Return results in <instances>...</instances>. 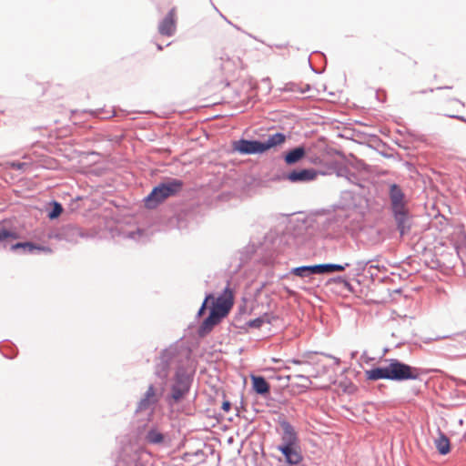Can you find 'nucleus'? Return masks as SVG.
I'll return each instance as SVG.
<instances>
[{"mask_svg": "<svg viewBox=\"0 0 466 466\" xmlns=\"http://www.w3.org/2000/svg\"><path fill=\"white\" fill-rule=\"evenodd\" d=\"M366 204L367 199L360 193L344 190L333 211L296 219L289 223L285 234L293 238L296 247H300L310 238V228H315L324 239L325 245L335 241L342 246L345 243V234L353 236L362 229V218L356 210L361 209Z\"/></svg>", "mask_w": 466, "mask_h": 466, "instance_id": "obj_1", "label": "nucleus"}, {"mask_svg": "<svg viewBox=\"0 0 466 466\" xmlns=\"http://www.w3.org/2000/svg\"><path fill=\"white\" fill-rule=\"evenodd\" d=\"M191 356L190 347L180 338L159 351L154 360L153 374L156 378H169L172 370L175 371L180 367H188Z\"/></svg>", "mask_w": 466, "mask_h": 466, "instance_id": "obj_2", "label": "nucleus"}, {"mask_svg": "<svg viewBox=\"0 0 466 466\" xmlns=\"http://www.w3.org/2000/svg\"><path fill=\"white\" fill-rule=\"evenodd\" d=\"M195 375L196 369L191 366L176 369L170 379L169 392L165 396L168 407H174L187 398Z\"/></svg>", "mask_w": 466, "mask_h": 466, "instance_id": "obj_3", "label": "nucleus"}, {"mask_svg": "<svg viewBox=\"0 0 466 466\" xmlns=\"http://www.w3.org/2000/svg\"><path fill=\"white\" fill-rule=\"evenodd\" d=\"M232 305L233 291L229 288V281H228L222 293L217 298V305L208 307V315L200 323L198 329V335L200 338L206 337L227 316Z\"/></svg>", "mask_w": 466, "mask_h": 466, "instance_id": "obj_4", "label": "nucleus"}, {"mask_svg": "<svg viewBox=\"0 0 466 466\" xmlns=\"http://www.w3.org/2000/svg\"><path fill=\"white\" fill-rule=\"evenodd\" d=\"M184 187L181 179L167 177L155 187L144 198V207L147 209H155L167 198L177 196Z\"/></svg>", "mask_w": 466, "mask_h": 466, "instance_id": "obj_5", "label": "nucleus"}, {"mask_svg": "<svg viewBox=\"0 0 466 466\" xmlns=\"http://www.w3.org/2000/svg\"><path fill=\"white\" fill-rule=\"evenodd\" d=\"M184 187L181 179L167 177L155 187L144 198V207L147 209H155L167 198L177 196Z\"/></svg>", "mask_w": 466, "mask_h": 466, "instance_id": "obj_6", "label": "nucleus"}, {"mask_svg": "<svg viewBox=\"0 0 466 466\" xmlns=\"http://www.w3.org/2000/svg\"><path fill=\"white\" fill-rule=\"evenodd\" d=\"M19 238L18 233L5 227H0V247L19 254H52L53 249L48 246H43L32 241H21L14 243Z\"/></svg>", "mask_w": 466, "mask_h": 466, "instance_id": "obj_7", "label": "nucleus"}, {"mask_svg": "<svg viewBox=\"0 0 466 466\" xmlns=\"http://www.w3.org/2000/svg\"><path fill=\"white\" fill-rule=\"evenodd\" d=\"M389 379L391 381L422 380L421 376L428 373L427 370L407 364L399 359H386Z\"/></svg>", "mask_w": 466, "mask_h": 466, "instance_id": "obj_8", "label": "nucleus"}, {"mask_svg": "<svg viewBox=\"0 0 466 466\" xmlns=\"http://www.w3.org/2000/svg\"><path fill=\"white\" fill-rule=\"evenodd\" d=\"M200 208L195 204H187L181 208L171 218L170 223L179 230L197 225L200 220Z\"/></svg>", "mask_w": 466, "mask_h": 466, "instance_id": "obj_9", "label": "nucleus"}, {"mask_svg": "<svg viewBox=\"0 0 466 466\" xmlns=\"http://www.w3.org/2000/svg\"><path fill=\"white\" fill-rule=\"evenodd\" d=\"M318 171L313 167L294 168L290 171L278 173L274 176V181L288 180L293 184L308 183L315 180Z\"/></svg>", "mask_w": 466, "mask_h": 466, "instance_id": "obj_10", "label": "nucleus"}, {"mask_svg": "<svg viewBox=\"0 0 466 466\" xmlns=\"http://www.w3.org/2000/svg\"><path fill=\"white\" fill-rule=\"evenodd\" d=\"M86 237L82 228L74 224L64 225L60 228L50 230L47 234V238L50 239L64 240L73 244L76 243L78 238Z\"/></svg>", "mask_w": 466, "mask_h": 466, "instance_id": "obj_11", "label": "nucleus"}, {"mask_svg": "<svg viewBox=\"0 0 466 466\" xmlns=\"http://www.w3.org/2000/svg\"><path fill=\"white\" fill-rule=\"evenodd\" d=\"M393 218L397 231L400 237H404L410 233L413 227V215L410 208H397L390 210Z\"/></svg>", "mask_w": 466, "mask_h": 466, "instance_id": "obj_12", "label": "nucleus"}, {"mask_svg": "<svg viewBox=\"0 0 466 466\" xmlns=\"http://www.w3.org/2000/svg\"><path fill=\"white\" fill-rule=\"evenodd\" d=\"M277 450L284 457V466H296L302 462V459L304 458L301 451L300 442L289 445H278Z\"/></svg>", "mask_w": 466, "mask_h": 466, "instance_id": "obj_13", "label": "nucleus"}, {"mask_svg": "<svg viewBox=\"0 0 466 466\" xmlns=\"http://www.w3.org/2000/svg\"><path fill=\"white\" fill-rule=\"evenodd\" d=\"M177 9L176 7H172L158 22L157 32L162 36L172 37L177 33Z\"/></svg>", "mask_w": 466, "mask_h": 466, "instance_id": "obj_14", "label": "nucleus"}, {"mask_svg": "<svg viewBox=\"0 0 466 466\" xmlns=\"http://www.w3.org/2000/svg\"><path fill=\"white\" fill-rule=\"evenodd\" d=\"M232 148L240 155H260L263 154L261 140L240 138L232 142Z\"/></svg>", "mask_w": 466, "mask_h": 466, "instance_id": "obj_15", "label": "nucleus"}, {"mask_svg": "<svg viewBox=\"0 0 466 466\" xmlns=\"http://www.w3.org/2000/svg\"><path fill=\"white\" fill-rule=\"evenodd\" d=\"M350 268L349 272L347 273V276L350 279V281L353 280L356 281L358 284L361 283V280L360 278L363 276L366 272L372 277V272H370L371 268H378V266L372 264V260H365L360 259L357 260L353 263H350V267H348Z\"/></svg>", "mask_w": 466, "mask_h": 466, "instance_id": "obj_16", "label": "nucleus"}, {"mask_svg": "<svg viewBox=\"0 0 466 466\" xmlns=\"http://www.w3.org/2000/svg\"><path fill=\"white\" fill-rule=\"evenodd\" d=\"M113 232L114 236H118L124 239H130L142 244L147 243L150 238L148 231L140 228L127 229L124 227H116Z\"/></svg>", "mask_w": 466, "mask_h": 466, "instance_id": "obj_17", "label": "nucleus"}, {"mask_svg": "<svg viewBox=\"0 0 466 466\" xmlns=\"http://www.w3.org/2000/svg\"><path fill=\"white\" fill-rule=\"evenodd\" d=\"M389 210L409 207V200L399 184L392 183L389 187Z\"/></svg>", "mask_w": 466, "mask_h": 466, "instance_id": "obj_18", "label": "nucleus"}, {"mask_svg": "<svg viewBox=\"0 0 466 466\" xmlns=\"http://www.w3.org/2000/svg\"><path fill=\"white\" fill-rule=\"evenodd\" d=\"M278 423L282 430L280 434L281 442L279 445L299 443L298 432L293 425L284 416L279 417Z\"/></svg>", "mask_w": 466, "mask_h": 466, "instance_id": "obj_19", "label": "nucleus"}, {"mask_svg": "<svg viewBox=\"0 0 466 466\" xmlns=\"http://www.w3.org/2000/svg\"><path fill=\"white\" fill-rule=\"evenodd\" d=\"M159 400L160 399L157 397V391L155 390V384L151 383L148 385L147 390L137 402L135 412L139 413L147 410L151 406L157 405Z\"/></svg>", "mask_w": 466, "mask_h": 466, "instance_id": "obj_20", "label": "nucleus"}, {"mask_svg": "<svg viewBox=\"0 0 466 466\" xmlns=\"http://www.w3.org/2000/svg\"><path fill=\"white\" fill-rule=\"evenodd\" d=\"M307 157V149L304 145L292 147L282 154V158L286 165L293 166L299 163Z\"/></svg>", "mask_w": 466, "mask_h": 466, "instance_id": "obj_21", "label": "nucleus"}, {"mask_svg": "<svg viewBox=\"0 0 466 466\" xmlns=\"http://www.w3.org/2000/svg\"><path fill=\"white\" fill-rule=\"evenodd\" d=\"M116 466H147L137 451L125 450L116 463Z\"/></svg>", "mask_w": 466, "mask_h": 466, "instance_id": "obj_22", "label": "nucleus"}, {"mask_svg": "<svg viewBox=\"0 0 466 466\" xmlns=\"http://www.w3.org/2000/svg\"><path fill=\"white\" fill-rule=\"evenodd\" d=\"M250 380L253 391L256 394L268 399L270 395V384L267 381L265 377L261 375H251Z\"/></svg>", "mask_w": 466, "mask_h": 466, "instance_id": "obj_23", "label": "nucleus"}, {"mask_svg": "<svg viewBox=\"0 0 466 466\" xmlns=\"http://www.w3.org/2000/svg\"><path fill=\"white\" fill-rule=\"evenodd\" d=\"M287 138L288 136L282 132L269 134L266 140H261V148L263 154L270 149L280 147L286 142Z\"/></svg>", "mask_w": 466, "mask_h": 466, "instance_id": "obj_24", "label": "nucleus"}, {"mask_svg": "<svg viewBox=\"0 0 466 466\" xmlns=\"http://www.w3.org/2000/svg\"><path fill=\"white\" fill-rule=\"evenodd\" d=\"M289 275L299 277L302 279H311L315 275H319L318 264L302 265L294 267L289 269Z\"/></svg>", "mask_w": 466, "mask_h": 466, "instance_id": "obj_25", "label": "nucleus"}, {"mask_svg": "<svg viewBox=\"0 0 466 466\" xmlns=\"http://www.w3.org/2000/svg\"><path fill=\"white\" fill-rule=\"evenodd\" d=\"M388 363L383 366H373L370 370H365V378L370 381H377L380 380H390Z\"/></svg>", "mask_w": 466, "mask_h": 466, "instance_id": "obj_26", "label": "nucleus"}, {"mask_svg": "<svg viewBox=\"0 0 466 466\" xmlns=\"http://www.w3.org/2000/svg\"><path fill=\"white\" fill-rule=\"evenodd\" d=\"M350 267V262L344 263H319L318 264L319 275L332 274L335 272H343Z\"/></svg>", "mask_w": 466, "mask_h": 466, "instance_id": "obj_27", "label": "nucleus"}, {"mask_svg": "<svg viewBox=\"0 0 466 466\" xmlns=\"http://www.w3.org/2000/svg\"><path fill=\"white\" fill-rule=\"evenodd\" d=\"M438 434L439 436L434 441L435 447L441 455H447L451 451L450 439L441 430H438Z\"/></svg>", "mask_w": 466, "mask_h": 466, "instance_id": "obj_28", "label": "nucleus"}, {"mask_svg": "<svg viewBox=\"0 0 466 466\" xmlns=\"http://www.w3.org/2000/svg\"><path fill=\"white\" fill-rule=\"evenodd\" d=\"M145 439L149 444L161 445L166 441V435L154 426L147 431Z\"/></svg>", "mask_w": 466, "mask_h": 466, "instance_id": "obj_29", "label": "nucleus"}, {"mask_svg": "<svg viewBox=\"0 0 466 466\" xmlns=\"http://www.w3.org/2000/svg\"><path fill=\"white\" fill-rule=\"evenodd\" d=\"M63 211V205L55 199L51 200L46 208V217L49 220L57 219L61 216Z\"/></svg>", "mask_w": 466, "mask_h": 466, "instance_id": "obj_30", "label": "nucleus"}, {"mask_svg": "<svg viewBox=\"0 0 466 466\" xmlns=\"http://www.w3.org/2000/svg\"><path fill=\"white\" fill-rule=\"evenodd\" d=\"M326 285H328V286H329V285H339L344 289H346L347 291L354 292V287L350 283L347 274H345V275H338V276H334V277L329 278L327 280Z\"/></svg>", "mask_w": 466, "mask_h": 466, "instance_id": "obj_31", "label": "nucleus"}, {"mask_svg": "<svg viewBox=\"0 0 466 466\" xmlns=\"http://www.w3.org/2000/svg\"><path fill=\"white\" fill-rule=\"evenodd\" d=\"M0 351L4 357L14 359L17 354V348L10 341H2L0 342Z\"/></svg>", "mask_w": 466, "mask_h": 466, "instance_id": "obj_32", "label": "nucleus"}, {"mask_svg": "<svg viewBox=\"0 0 466 466\" xmlns=\"http://www.w3.org/2000/svg\"><path fill=\"white\" fill-rule=\"evenodd\" d=\"M264 324V319L259 316L254 319H249L245 321L243 325H237V329L247 331L248 328L250 329H259Z\"/></svg>", "mask_w": 466, "mask_h": 466, "instance_id": "obj_33", "label": "nucleus"}, {"mask_svg": "<svg viewBox=\"0 0 466 466\" xmlns=\"http://www.w3.org/2000/svg\"><path fill=\"white\" fill-rule=\"evenodd\" d=\"M209 301H210V306L217 305V298H215L213 293L206 294V297L202 302V305L200 306L199 309L197 312V315H196L197 318H200L206 312V309L208 307Z\"/></svg>", "mask_w": 466, "mask_h": 466, "instance_id": "obj_34", "label": "nucleus"}, {"mask_svg": "<svg viewBox=\"0 0 466 466\" xmlns=\"http://www.w3.org/2000/svg\"><path fill=\"white\" fill-rule=\"evenodd\" d=\"M335 172L338 177H345L346 179H350V177H356V174L351 171L348 167L342 166L340 164H335Z\"/></svg>", "mask_w": 466, "mask_h": 466, "instance_id": "obj_35", "label": "nucleus"}, {"mask_svg": "<svg viewBox=\"0 0 466 466\" xmlns=\"http://www.w3.org/2000/svg\"><path fill=\"white\" fill-rule=\"evenodd\" d=\"M160 381L155 384V390L157 391V397L161 400L167 390V381L169 378H157Z\"/></svg>", "mask_w": 466, "mask_h": 466, "instance_id": "obj_36", "label": "nucleus"}, {"mask_svg": "<svg viewBox=\"0 0 466 466\" xmlns=\"http://www.w3.org/2000/svg\"><path fill=\"white\" fill-rule=\"evenodd\" d=\"M281 92H291V93H299L300 86L294 82L286 83L283 87L279 88Z\"/></svg>", "mask_w": 466, "mask_h": 466, "instance_id": "obj_37", "label": "nucleus"}, {"mask_svg": "<svg viewBox=\"0 0 466 466\" xmlns=\"http://www.w3.org/2000/svg\"><path fill=\"white\" fill-rule=\"evenodd\" d=\"M8 166L9 167L15 170H25V168L28 167V164L20 161H11L8 163Z\"/></svg>", "mask_w": 466, "mask_h": 466, "instance_id": "obj_38", "label": "nucleus"}, {"mask_svg": "<svg viewBox=\"0 0 466 466\" xmlns=\"http://www.w3.org/2000/svg\"><path fill=\"white\" fill-rule=\"evenodd\" d=\"M261 317L264 319V323L268 324H271L274 320L278 319L277 316L269 313H264Z\"/></svg>", "mask_w": 466, "mask_h": 466, "instance_id": "obj_39", "label": "nucleus"}, {"mask_svg": "<svg viewBox=\"0 0 466 466\" xmlns=\"http://www.w3.org/2000/svg\"><path fill=\"white\" fill-rule=\"evenodd\" d=\"M231 407H232V404L229 400H223L222 405H221V409L223 410V411L229 412L231 410Z\"/></svg>", "mask_w": 466, "mask_h": 466, "instance_id": "obj_40", "label": "nucleus"}, {"mask_svg": "<svg viewBox=\"0 0 466 466\" xmlns=\"http://www.w3.org/2000/svg\"><path fill=\"white\" fill-rule=\"evenodd\" d=\"M277 380H280V381H285V386L288 385V382L289 380H290V376L289 375H287V376H276L274 377Z\"/></svg>", "mask_w": 466, "mask_h": 466, "instance_id": "obj_41", "label": "nucleus"}, {"mask_svg": "<svg viewBox=\"0 0 466 466\" xmlns=\"http://www.w3.org/2000/svg\"><path fill=\"white\" fill-rule=\"evenodd\" d=\"M447 116L450 117V118L458 119L460 121H462V122L466 123V117L463 116H460V115H447Z\"/></svg>", "mask_w": 466, "mask_h": 466, "instance_id": "obj_42", "label": "nucleus"}, {"mask_svg": "<svg viewBox=\"0 0 466 466\" xmlns=\"http://www.w3.org/2000/svg\"><path fill=\"white\" fill-rule=\"evenodd\" d=\"M242 317L243 316H239L238 314L235 315L234 325H235L236 328H237V325H243V323H241Z\"/></svg>", "mask_w": 466, "mask_h": 466, "instance_id": "obj_43", "label": "nucleus"}, {"mask_svg": "<svg viewBox=\"0 0 466 466\" xmlns=\"http://www.w3.org/2000/svg\"><path fill=\"white\" fill-rule=\"evenodd\" d=\"M247 313V308H246V305H240L238 307V313L239 316H243Z\"/></svg>", "mask_w": 466, "mask_h": 466, "instance_id": "obj_44", "label": "nucleus"}, {"mask_svg": "<svg viewBox=\"0 0 466 466\" xmlns=\"http://www.w3.org/2000/svg\"><path fill=\"white\" fill-rule=\"evenodd\" d=\"M311 88L309 84H305L303 86H300L299 94H305L309 91Z\"/></svg>", "mask_w": 466, "mask_h": 466, "instance_id": "obj_45", "label": "nucleus"}, {"mask_svg": "<svg viewBox=\"0 0 466 466\" xmlns=\"http://www.w3.org/2000/svg\"><path fill=\"white\" fill-rule=\"evenodd\" d=\"M397 132H398L399 134H400V135L407 134V135H409L410 137H413V132H412V131H410V130H408V129H406V130H404V131H403V130H400V129H399V130H397Z\"/></svg>", "mask_w": 466, "mask_h": 466, "instance_id": "obj_46", "label": "nucleus"}, {"mask_svg": "<svg viewBox=\"0 0 466 466\" xmlns=\"http://www.w3.org/2000/svg\"><path fill=\"white\" fill-rule=\"evenodd\" d=\"M361 359L364 360L366 362H369L370 360H373V358L368 357L367 352L364 351L361 355Z\"/></svg>", "mask_w": 466, "mask_h": 466, "instance_id": "obj_47", "label": "nucleus"}, {"mask_svg": "<svg viewBox=\"0 0 466 466\" xmlns=\"http://www.w3.org/2000/svg\"><path fill=\"white\" fill-rule=\"evenodd\" d=\"M296 377L299 379L304 380L308 381L309 383H311V380L309 376L299 374Z\"/></svg>", "mask_w": 466, "mask_h": 466, "instance_id": "obj_48", "label": "nucleus"}, {"mask_svg": "<svg viewBox=\"0 0 466 466\" xmlns=\"http://www.w3.org/2000/svg\"><path fill=\"white\" fill-rule=\"evenodd\" d=\"M456 383H457L458 386H462V385L466 386V380H461V379H457L456 380Z\"/></svg>", "mask_w": 466, "mask_h": 466, "instance_id": "obj_49", "label": "nucleus"}, {"mask_svg": "<svg viewBox=\"0 0 466 466\" xmlns=\"http://www.w3.org/2000/svg\"><path fill=\"white\" fill-rule=\"evenodd\" d=\"M309 67H310V69H311L314 73H316V74H321V73H322V71H321V70H318V69H316V68L311 65L310 61H309Z\"/></svg>", "mask_w": 466, "mask_h": 466, "instance_id": "obj_50", "label": "nucleus"}, {"mask_svg": "<svg viewBox=\"0 0 466 466\" xmlns=\"http://www.w3.org/2000/svg\"><path fill=\"white\" fill-rule=\"evenodd\" d=\"M455 336L458 337V338H462V339H464L466 340V330L462 331L461 333H457V334H455Z\"/></svg>", "mask_w": 466, "mask_h": 466, "instance_id": "obj_51", "label": "nucleus"}, {"mask_svg": "<svg viewBox=\"0 0 466 466\" xmlns=\"http://www.w3.org/2000/svg\"><path fill=\"white\" fill-rule=\"evenodd\" d=\"M451 336L449 335H444L442 337H436V338H433V339H429V340H439L441 339H447V338H450Z\"/></svg>", "mask_w": 466, "mask_h": 466, "instance_id": "obj_52", "label": "nucleus"}, {"mask_svg": "<svg viewBox=\"0 0 466 466\" xmlns=\"http://www.w3.org/2000/svg\"><path fill=\"white\" fill-rule=\"evenodd\" d=\"M325 356L328 358L333 359L336 361V363H339V359L332 356L331 354H325Z\"/></svg>", "mask_w": 466, "mask_h": 466, "instance_id": "obj_53", "label": "nucleus"}, {"mask_svg": "<svg viewBox=\"0 0 466 466\" xmlns=\"http://www.w3.org/2000/svg\"><path fill=\"white\" fill-rule=\"evenodd\" d=\"M296 466H309L308 461L304 460V458L302 459V462L297 464Z\"/></svg>", "mask_w": 466, "mask_h": 466, "instance_id": "obj_54", "label": "nucleus"}, {"mask_svg": "<svg viewBox=\"0 0 466 466\" xmlns=\"http://www.w3.org/2000/svg\"><path fill=\"white\" fill-rule=\"evenodd\" d=\"M290 361H291L292 363H294V364H302V363H303V361H302V360H298V359H292Z\"/></svg>", "mask_w": 466, "mask_h": 466, "instance_id": "obj_55", "label": "nucleus"}, {"mask_svg": "<svg viewBox=\"0 0 466 466\" xmlns=\"http://www.w3.org/2000/svg\"><path fill=\"white\" fill-rule=\"evenodd\" d=\"M451 86H439L437 87L438 90H441V89H451Z\"/></svg>", "mask_w": 466, "mask_h": 466, "instance_id": "obj_56", "label": "nucleus"}, {"mask_svg": "<svg viewBox=\"0 0 466 466\" xmlns=\"http://www.w3.org/2000/svg\"><path fill=\"white\" fill-rule=\"evenodd\" d=\"M157 49L158 51H162L164 49V46L162 45H160V44H157Z\"/></svg>", "mask_w": 466, "mask_h": 466, "instance_id": "obj_57", "label": "nucleus"}, {"mask_svg": "<svg viewBox=\"0 0 466 466\" xmlns=\"http://www.w3.org/2000/svg\"><path fill=\"white\" fill-rule=\"evenodd\" d=\"M357 354H358V352H357V351H353V352L351 353V358H352V359L356 358Z\"/></svg>", "mask_w": 466, "mask_h": 466, "instance_id": "obj_58", "label": "nucleus"}, {"mask_svg": "<svg viewBox=\"0 0 466 466\" xmlns=\"http://www.w3.org/2000/svg\"><path fill=\"white\" fill-rule=\"evenodd\" d=\"M356 178H357V177H350V179H348V180H349V181H350V182H353V180H354V179H356Z\"/></svg>", "mask_w": 466, "mask_h": 466, "instance_id": "obj_59", "label": "nucleus"}, {"mask_svg": "<svg viewBox=\"0 0 466 466\" xmlns=\"http://www.w3.org/2000/svg\"><path fill=\"white\" fill-rule=\"evenodd\" d=\"M455 100H456L457 102L461 103V106H464V103H463V102H461V100H459V99H455Z\"/></svg>", "mask_w": 466, "mask_h": 466, "instance_id": "obj_60", "label": "nucleus"}, {"mask_svg": "<svg viewBox=\"0 0 466 466\" xmlns=\"http://www.w3.org/2000/svg\"><path fill=\"white\" fill-rule=\"evenodd\" d=\"M376 96H377L378 100L382 101V100L380 98V95H379L378 93L376 94Z\"/></svg>", "mask_w": 466, "mask_h": 466, "instance_id": "obj_61", "label": "nucleus"}, {"mask_svg": "<svg viewBox=\"0 0 466 466\" xmlns=\"http://www.w3.org/2000/svg\"><path fill=\"white\" fill-rule=\"evenodd\" d=\"M314 53H319V54H320L321 56H324V53H321V52H319V51H315Z\"/></svg>", "mask_w": 466, "mask_h": 466, "instance_id": "obj_62", "label": "nucleus"}, {"mask_svg": "<svg viewBox=\"0 0 466 466\" xmlns=\"http://www.w3.org/2000/svg\"><path fill=\"white\" fill-rule=\"evenodd\" d=\"M225 86H229V82H228V81H226V82H225Z\"/></svg>", "mask_w": 466, "mask_h": 466, "instance_id": "obj_63", "label": "nucleus"}, {"mask_svg": "<svg viewBox=\"0 0 466 466\" xmlns=\"http://www.w3.org/2000/svg\"><path fill=\"white\" fill-rule=\"evenodd\" d=\"M420 93L424 94V93H426V90H421Z\"/></svg>", "mask_w": 466, "mask_h": 466, "instance_id": "obj_64", "label": "nucleus"}]
</instances>
